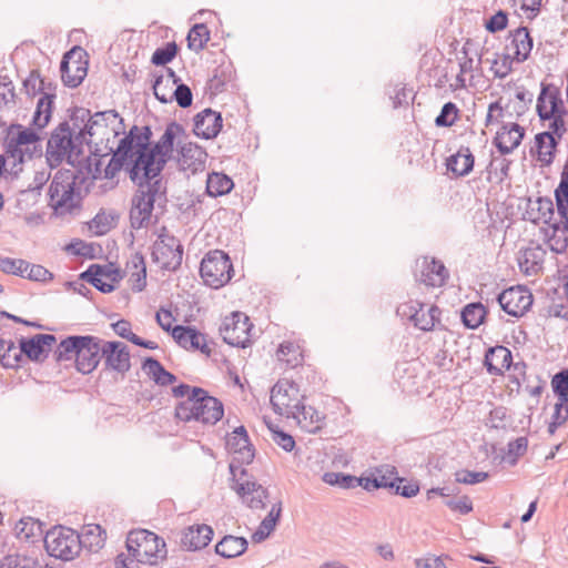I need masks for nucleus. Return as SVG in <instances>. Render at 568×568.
Returning a JSON list of instances; mask_svg holds the SVG:
<instances>
[{"label":"nucleus","mask_w":568,"mask_h":568,"mask_svg":"<svg viewBox=\"0 0 568 568\" xmlns=\"http://www.w3.org/2000/svg\"><path fill=\"white\" fill-rule=\"evenodd\" d=\"M83 146L72 142V148L65 151L64 161L73 168L60 169L55 172L48 190L49 205L55 216L77 214L82 209L83 199L89 194L88 185L83 193L81 186L89 181L84 175L91 171V156L81 159Z\"/></svg>","instance_id":"nucleus-1"},{"label":"nucleus","mask_w":568,"mask_h":568,"mask_svg":"<svg viewBox=\"0 0 568 568\" xmlns=\"http://www.w3.org/2000/svg\"><path fill=\"white\" fill-rule=\"evenodd\" d=\"M223 403L204 389H195L190 398L176 403L174 418L184 423L197 422L215 425L223 418Z\"/></svg>","instance_id":"nucleus-2"},{"label":"nucleus","mask_w":568,"mask_h":568,"mask_svg":"<svg viewBox=\"0 0 568 568\" xmlns=\"http://www.w3.org/2000/svg\"><path fill=\"white\" fill-rule=\"evenodd\" d=\"M126 550L132 560L140 564L158 565L159 560L168 558L165 540L148 529H132L129 531Z\"/></svg>","instance_id":"nucleus-3"},{"label":"nucleus","mask_w":568,"mask_h":568,"mask_svg":"<svg viewBox=\"0 0 568 568\" xmlns=\"http://www.w3.org/2000/svg\"><path fill=\"white\" fill-rule=\"evenodd\" d=\"M185 135V129L176 121H171L159 141L151 146V153L145 155L149 159L145 176H159L164 170L166 163L171 160L174 151V141L178 136Z\"/></svg>","instance_id":"nucleus-4"},{"label":"nucleus","mask_w":568,"mask_h":568,"mask_svg":"<svg viewBox=\"0 0 568 568\" xmlns=\"http://www.w3.org/2000/svg\"><path fill=\"white\" fill-rule=\"evenodd\" d=\"M234 274L233 263L229 254L222 250L209 251L200 263V275L205 285L221 288Z\"/></svg>","instance_id":"nucleus-5"},{"label":"nucleus","mask_w":568,"mask_h":568,"mask_svg":"<svg viewBox=\"0 0 568 568\" xmlns=\"http://www.w3.org/2000/svg\"><path fill=\"white\" fill-rule=\"evenodd\" d=\"M44 547L51 557L63 561L72 560L81 549V537L72 528L57 525L45 532Z\"/></svg>","instance_id":"nucleus-6"},{"label":"nucleus","mask_w":568,"mask_h":568,"mask_svg":"<svg viewBox=\"0 0 568 568\" xmlns=\"http://www.w3.org/2000/svg\"><path fill=\"white\" fill-rule=\"evenodd\" d=\"M151 258L153 263L160 264L161 270L176 272L182 264L183 245L180 240L168 233L163 226L152 245Z\"/></svg>","instance_id":"nucleus-7"},{"label":"nucleus","mask_w":568,"mask_h":568,"mask_svg":"<svg viewBox=\"0 0 568 568\" xmlns=\"http://www.w3.org/2000/svg\"><path fill=\"white\" fill-rule=\"evenodd\" d=\"M112 158L103 170V178L112 180L121 170H124L133 184L144 183L150 179L145 176V166L138 163V159L119 141L116 150L110 148Z\"/></svg>","instance_id":"nucleus-8"},{"label":"nucleus","mask_w":568,"mask_h":568,"mask_svg":"<svg viewBox=\"0 0 568 568\" xmlns=\"http://www.w3.org/2000/svg\"><path fill=\"white\" fill-rule=\"evenodd\" d=\"M298 384L286 378L278 379L271 388L273 412L286 417H295V409L301 404Z\"/></svg>","instance_id":"nucleus-9"},{"label":"nucleus","mask_w":568,"mask_h":568,"mask_svg":"<svg viewBox=\"0 0 568 568\" xmlns=\"http://www.w3.org/2000/svg\"><path fill=\"white\" fill-rule=\"evenodd\" d=\"M252 327L248 316L235 311L223 320L220 334L224 343L239 348H246L252 343L248 336Z\"/></svg>","instance_id":"nucleus-10"},{"label":"nucleus","mask_w":568,"mask_h":568,"mask_svg":"<svg viewBox=\"0 0 568 568\" xmlns=\"http://www.w3.org/2000/svg\"><path fill=\"white\" fill-rule=\"evenodd\" d=\"M124 273L120 267L109 264H91L85 271L80 273L79 278L89 283L103 294H109L115 290V284L122 281Z\"/></svg>","instance_id":"nucleus-11"},{"label":"nucleus","mask_w":568,"mask_h":568,"mask_svg":"<svg viewBox=\"0 0 568 568\" xmlns=\"http://www.w3.org/2000/svg\"><path fill=\"white\" fill-rule=\"evenodd\" d=\"M496 301L505 313L519 318L531 308L534 296L526 286L515 285L501 291Z\"/></svg>","instance_id":"nucleus-12"},{"label":"nucleus","mask_w":568,"mask_h":568,"mask_svg":"<svg viewBox=\"0 0 568 568\" xmlns=\"http://www.w3.org/2000/svg\"><path fill=\"white\" fill-rule=\"evenodd\" d=\"M75 369L82 375L91 374L101 362L103 339L93 335H79Z\"/></svg>","instance_id":"nucleus-13"},{"label":"nucleus","mask_w":568,"mask_h":568,"mask_svg":"<svg viewBox=\"0 0 568 568\" xmlns=\"http://www.w3.org/2000/svg\"><path fill=\"white\" fill-rule=\"evenodd\" d=\"M73 132L68 121L59 123L51 132L47 143V161L51 169L58 168L65 158V151L72 148Z\"/></svg>","instance_id":"nucleus-14"},{"label":"nucleus","mask_w":568,"mask_h":568,"mask_svg":"<svg viewBox=\"0 0 568 568\" xmlns=\"http://www.w3.org/2000/svg\"><path fill=\"white\" fill-rule=\"evenodd\" d=\"M153 132L150 125H132L130 130L124 133L120 142L138 159V163L148 165L149 159L145 155L151 153Z\"/></svg>","instance_id":"nucleus-15"},{"label":"nucleus","mask_w":568,"mask_h":568,"mask_svg":"<svg viewBox=\"0 0 568 568\" xmlns=\"http://www.w3.org/2000/svg\"><path fill=\"white\" fill-rule=\"evenodd\" d=\"M131 355L128 345L120 341H103L101 359L104 371H113L125 375L131 368Z\"/></svg>","instance_id":"nucleus-16"},{"label":"nucleus","mask_w":568,"mask_h":568,"mask_svg":"<svg viewBox=\"0 0 568 568\" xmlns=\"http://www.w3.org/2000/svg\"><path fill=\"white\" fill-rule=\"evenodd\" d=\"M22 346V353L27 359L33 363H43L57 344V337L53 334L39 333L30 337H21L19 339Z\"/></svg>","instance_id":"nucleus-17"},{"label":"nucleus","mask_w":568,"mask_h":568,"mask_svg":"<svg viewBox=\"0 0 568 568\" xmlns=\"http://www.w3.org/2000/svg\"><path fill=\"white\" fill-rule=\"evenodd\" d=\"M214 530L206 524H193L180 532L179 546L182 550L199 551L212 541Z\"/></svg>","instance_id":"nucleus-18"},{"label":"nucleus","mask_w":568,"mask_h":568,"mask_svg":"<svg viewBox=\"0 0 568 568\" xmlns=\"http://www.w3.org/2000/svg\"><path fill=\"white\" fill-rule=\"evenodd\" d=\"M154 199L148 197V193L144 190H136L134 192L129 213L131 229L140 230L149 224L154 210Z\"/></svg>","instance_id":"nucleus-19"},{"label":"nucleus","mask_w":568,"mask_h":568,"mask_svg":"<svg viewBox=\"0 0 568 568\" xmlns=\"http://www.w3.org/2000/svg\"><path fill=\"white\" fill-rule=\"evenodd\" d=\"M223 128V116L221 112L206 108L194 115L193 133L203 140H211L219 135Z\"/></svg>","instance_id":"nucleus-20"},{"label":"nucleus","mask_w":568,"mask_h":568,"mask_svg":"<svg viewBox=\"0 0 568 568\" xmlns=\"http://www.w3.org/2000/svg\"><path fill=\"white\" fill-rule=\"evenodd\" d=\"M172 337L179 346L191 349L200 351L206 356H211V348L207 345L205 335L202 334L195 326L191 325H175L172 328Z\"/></svg>","instance_id":"nucleus-21"},{"label":"nucleus","mask_w":568,"mask_h":568,"mask_svg":"<svg viewBox=\"0 0 568 568\" xmlns=\"http://www.w3.org/2000/svg\"><path fill=\"white\" fill-rule=\"evenodd\" d=\"M225 447L235 457H242L241 462L246 464H252L255 458V447L243 425L235 427L231 434H227Z\"/></svg>","instance_id":"nucleus-22"},{"label":"nucleus","mask_w":568,"mask_h":568,"mask_svg":"<svg viewBox=\"0 0 568 568\" xmlns=\"http://www.w3.org/2000/svg\"><path fill=\"white\" fill-rule=\"evenodd\" d=\"M104 118H119V112L116 110H105V111H99L95 112L93 115L91 114V111L81 106H73L70 119L73 122L74 126H79L80 124H83V128L80 129V135L83 138V135H94V126H99L100 120Z\"/></svg>","instance_id":"nucleus-23"},{"label":"nucleus","mask_w":568,"mask_h":568,"mask_svg":"<svg viewBox=\"0 0 568 568\" xmlns=\"http://www.w3.org/2000/svg\"><path fill=\"white\" fill-rule=\"evenodd\" d=\"M525 129L520 124L504 123L493 139V144L501 155L510 154L517 149L525 138Z\"/></svg>","instance_id":"nucleus-24"},{"label":"nucleus","mask_w":568,"mask_h":568,"mask_svg":"<svg viewBox=\"0 0 568 568\" xmlns=\"http://www.w3.org/2000/svg\"><path fill=\"white\" fill-rule=\"evenodd\" d=\"M514 364L511 351L504 345L490 346L485 352L484 366L490 375L501 376L503 368L508 371Z\"/></svg>","instance_id":"nucleus-25"},{"label":"nucleus","mask_w":568,"mask_h":568,"mask_svg":"<svg viewBox=\"0 0 568 568\" xmlns=\"http://www.w3.org/2000/svg\"><path fill=\"white\" fill-rule=\"evenodd\" d=\"M475 156L469 146L460 145L456 153L446 158L445 166L452 179L465 178L471 173Z\"/></svg>","instance_id":"nucleus-26"},{"label":"nucleus","mask_w":568,"mask_h":568,"mask_svg":"<svg viewBox=\"0 0 568 568\" xmlns=\"http://www.w3.org/2000/svg\"><path fill=\"white\" fill-rule=\"evenodd\" d=\"M448 277V270L444 263L436 257H432L430 260L424 257L420 275L418 276L415 274L416 281H419L420 283L432 287H440L445 285Z\"/></svg>","instance_id":"nucleus-27"},{"label":"nucleus","mask_w":568,"mask_h":568,"mask_svg":"<svg viewBox=\"0 0 568 568\" xmlns=\"http://www.w3.org/2000/svg\"><path fill=\"white\" fill-rule=\"evenodd\" d=\"M153 83L152 90L155 99L161 103H169L175 101L178 105L182 109L190 108L193 103V93L191 88L181 82L176 84L175 90L172 95H168V93H160V85L163 82V74H153Z\"/></svg>","instance_id":"nucleus-28"},{"label":"nucleus","mask_w":568,"mask_h":568,"mask_svg":"<svg viewBox=\"0 0 568 568\" xmlns=\"http://www.w3.org/2000/svg\"><path fill=\"white\" fill-rule=\"evenodd\" d=\"M508 38L510 39L509 45L515 49L513 54L515 62H525L529 58L534 44L529 29L524 26L518 27L509 32Z\"/></svg>","instance_id":"nucleus-29"},{"label":"nucleus","mask_w":568,"mask_h":568,"mask_svg":"<svg viewBox=\"0 0 568 568\" xmlns=\"http://www.w3.org/2000/svg\"><path fill=\"white\" fill-rule=\"evenodd\" d=\"M141 368L158 386L166 387L178 382L176 375L169 372L163 364L153 356H146L142 361Z\"/></svg>","instance_id":"nucleus-30"},{"label":"nucleus","mask_w":568,"mask_h":568,"mask_svg":"<svg viewBox=\"0 0 568 568\" xmlns=\"http://www.w3.org/2000/svg\"><path fill=\"white\" fill-rule=\"evenodd\" d=\"M41 136L34 126L24 128L21 124H11L7 129L6 143L12 145V150L17 146L22 148L40 142Z\"/></svg>","instance_id":"nucleus-31"},{"label":"nucleus","mask_w":568,"mask_h":568,"mask_svg":"<svg viewBox=\"0 0 568 568\" xmlns=\"http://www.w3.org/2000/svg\"><path fill=\"white\" fill-rule=\"evenodd\" d=\"M247 547L248 542L245 537L226 535L215 545V554L231 559L243 555Z\"/></svg>","instance_id":"nucleus-32"},{"label":"nucleus","mask_w":568,"mask_h":568,"mask_svg":"<svg viewBox=\"0 0 568 568\" xmlns=\"http://www.w3.org/2000/svg\"><path fill=\"white\" fill-rule=\"evenodd\" d=\"M489 311L480 302L466 304L460 311V321L468 329H476L486 322Z\"/></svg>","instance_id":"nucleus-33"},{"label":"nucleus","mask_w":568,"mask_h":568,"mask_svg":"<svg viewBox=\"0 0 568 568\" xmlns=\"http://www.w3.org/2000/svg\"><path fill=\"white\" fill-rule=\"evenodd\" d=\"M55 93H43L38 100L31 125L38 130L44 129L51 118L54 108Z\"/></svg>","instance_id":"nucleus-34"},{"label":"nucleus","mask_w":568,"mask_h":568,"mask_svg":"<svg viewBox=\"0 0 568 568\" xmlns=\"http://www.w3.org/2000/svg\"><path fill=\"white\" fill-rule=\"evenodd\" d=\"M234 68L231 62H222L214 70L207 81V87L213 94H219L225 90L229 82L233 80Z\"/></svg>","instance_id":"nucleus-35"},{"label":"nucleus","mask_w":568,"mask_h":568,"mask_svg":"<svg viewBox=\"0 0 568 568\" xmlns=\"http://www.w3.org/2000/svg\"><path fill=\"white\" fill-rule=\"evenodd\" d=\"M74 54H81V47L73 45L70 50L64 52L60 62L61 80L64 87L75 89L82 84L81 74H71V59H74Z\"/></svg>","instance_id":"nucleus-36"},{"label":"nucleus","mask_w":568,"mask_h":568,"mask_svg":"<svg viewBox=\"0 0 568 568\" xmlns=\"http://www.w3.org/2000/svg\"><path fill=\"white\" fill-rule=\"evenodd\" d=\"M233 187L234 182L232 178L223 172H212L207 175L206 193L212 197L226 195Z\"/></svg>","instance_id":"nucleus-37"},{"label":"nucleus","mask_w":568,"mask_h":568,"mask_svg":"<svg viewBox=\"0 0 568 568\" xmlns=\"http://www.w3.org/2000/svg\"><path fill=\"white\" fill-rule=\"evenodd\" d=\"M79 342V335H69L62 338L58 344H55L57 346L53 351L54 362L60 364L62 362L73 361L75 364Z\"/></svg>","instance_id":"nucleus-38"},{"label":"nucleus","mask_w":568,"mask_h":568,"mask_svg":"<svg viewBox=\"0 0 568 568\" xmlns=\"http://www.w3.org/2000/svg\"><path fill=\"white\" fill-rule=\"evenodd\" d=\"M546 121H549V131L537 133V142L538 145H541L545 139H549L551 141L550 148L554 149L559 145L560 140L567 132V123L565 119L555 118L546 119Z\"/></svg>","instance_id":"nucleus-39"},{"label":"nucleus","mask_w":568,"mask_h":568,"mask_svg":"<svg viewBox=\"0 0 568 568\" xmlns=\"http://www.w3.org/2000/svg\"><path fill=\"white\" fill-rule=\"evenodd\" d=\"M562 101L560 88L555 83L541 82L540 92L537 97L536 113L547 109V102L550 108Z\"/></svg>","instance_id":"nucleus-40"},{"label":"nucleus","mask_w":568,"mask_h":568,"mask_svg":"<svg viewBox=\"0 0 568 568\" xmlns=\"http://www.w3.org/2000/svg\"><path fill=\"white\" fill-rule=\"evenodd\" d=\"M119 214L115 211L106 213L101 209L95 216L90 221L89 227L94 229V234L98 236L106 234L111 229L115 227Z\"/></svg>","instance_id":"nucleus-41"},{"label":"nucleus","mask_w":568,"mask_h":568,"mask_svg":"<svg viewBox=\"0 0 568 568\" xmlns=\"http://www.w3.org/2000/svg\"><path fill=\"white\" fill-rule=\"evenodd\" d=\"M210 41V30L205 23H195L186 36L187 48L196 53L202 51Z\"/></svg>","instance_id":"nucleus-42"},{"label":"nucleus","mask_w":568,"mask_h":568,"mask_svg":"<svg viewBox=\"0 0 568 568\" xmlns=\"http://www.w3.org/2000/svg\"><path fill=\"white\" fill-rule=\"evenodd\" d=\"M537 212L534 211H527L526 214L528 215L527 220L530 222L537 224L540 220L547 225H549L554 219L555 214V206L554 202L548 196H539L537 199Z\"/></svg>","instance_id":"nucleus-43"},{"label":"nucleus","mask_w":568,"mask_h":568,"mask_svg":"<svg viewBox=\"0 0 568 568\" xmlns=\"http://www.w3.org/2000/svg\"><path fill=\"white\" fill-rule=\"evenodd\" d=\"M81 546H89L91 549H100L106 539V531L99 524H89L80 535Z\"/></svg>","instance_id":"nucleus-44"},{"label":"nucleus","mask_w":568,"mask_h":568,"mask_svg":"<svg viewBox=\"0 0 568 568\" xmlns=\"http://www.w3.org/2000/svg\"><path fill=\"white\" fill-rule=\"evenodd\" d=\"M179 153L183 164H186L189 168L193 166L194 170L197 169L196 165L204 163V158L206 156L205 151L200 145L192 142L180 145Z\"/></svg>","instance_id":"nucleus-45"},{"label":"nucleus","mask_w":568,"mask_h":568,"mask_svg":"<svg viewBox=\"0 0 568 568\" xmlns=\"http://www.w3.org/2000/svg\"><path fill=\"white\" fill-rule=\"evenodd\" d=\"M485 61L490 63V70L495 78L504 79L513 72V63L515 62V59H513V54L508 52L503 54L496 52L494 53L493 59L487 58Z\"/></svg>","instance_id":"nucleus-46"},{"label":"nucleus","mask_w":568,"mask_h":568,"mask_svg":"<svg viewBox=\"0 0 568 568\" xmlns=\"http://www.w3.org/2000/svg\"><path fill=\"white\" fill-rule=\"evenodd\" d=\"M322 480L331 486H336L343 489H353L359 487L361 481L357 476L342 473V471H326L322 476Z\"/></svg>","instance_id":"nucleus-47"},{"label":"nucleus","mask_w":568,"mask_h":568,"mask_svg":"<svg viewBox=\"0 0 568 568\" xmlns=\"http://www.w3.org/2000/svg\"><path fill=\"white\" fill-rule=\"evenodd\" d=\"M180 52V47L175 41H170L160 48H156L151 57V63L155 67H165L172 62Z\"/></svg>","instance_id":"nucleus-48"},{"label":"nucleus","mask_w":568,"mask_h":568,"mask_svg":"<svg viewBox=\"0 0 568 568\" xmlns=\"http://www.w3.org/2000/svg\"><path fill=\"white\" fill-rule=\"evenodd\" d=\"M550 142L551 141L549 139H545L544 143H541V145H538L537 134L534 138V146L530 149V154L532 156L535 154L537 155V160L541 163V166H549L552 164L555 160L558 146L551 149Z\"/></svg>","instance_id":"nucleus-49"},{"label":"nucleus","mask_w":568,"mask_h":568,"mask_svg":"<svg viewBox=\"0 0 568 568\" xmlns=\"http://www.w3.org/2000/svg\"><path fill=\"white\" fill-rule=\"evenodd\" d=\"M29 266L26 260L0 256V271L4 274L24 277Z\"/></svg>","instance_id":"nucleus-50"},{"label":"nucleus","mask_w":568,"mask_h":568,"mask_svg":"<svg viewBox=\"0 0 568 568\" xmlns=\"http://www.w3.org/2000/svg\"><path fill=\"white\" fill-rule=\"evenodd\" d=\"M458 118V106L456 103L448 101L442 106L439 114L435 118V125L437 128H450L456 123Z\"/></svg>","instance_id":"nucleus-51"},{"label":"nucleus","mask_w":568,"mask_h":568,"mask_svg":"<svg viewBox=\"0 0 568 568\" xmlns=\"http://www.w3.org/2000/svg\"><path fill=\"white\" fill-rule=\"evenodd\" d=\"M43 84L40 70L32 69L29 75L23 80L21 91L24 92L29 99H33L43 91Z\"/></svg>","instance_id":"nucleus-52"},{"label":"nucleus","mask_w":568,"mask_h":568,"mask_svg":"<svg viewBox=\"0 0 568 568\" xmlns=\"http://www.w3.org/2000/svg\"><path fill=\"white\" fill-rule=\"evenodd\" d=\"M267 428L272 433V439L273 442L278 445L283 450L291 453L295 446V439L294 437L280 428L277 425H274L272 423H267Z\"/></svg>","instance_id":"nucleus-53"},{"label":"nucleus","mask_w":568,"mask_h":568,"mask_svg":"<svg viewBox=\"0 0 568 568\" xmlns=\"http://www.w3.org/2000/svg\"><path fill=\"white\" fill-rule=\"evenodd\" d=\"M538 248L540 247L538 246L537 248H526L523 253V258L518 260L519 268L525 275L537 274L541 268L536 252Z\"/></svg>","instance_id":"nucleus-54"},{"label":"nucleus","mask_w":568,"mask_h":568,"mask_svg":"<svg viewBox=\"0 0 568 568\" xmlns=\"http://www.w3.org/2000/svg\"><path fill=\"white\" fill-rule=\"evenodd\" d=\"M528 447V439L527 437H518L514 440H510L507 444V458L508 463L511 466H515L518 463V458L525 455Z\"/></svg>","instance_id":"nucleus-55"},{"label":"nucleus","mask_w":568,"mask_h":568,"mask_svg":"<svg viewBox=\"0 0 568 568\" xmlns=\"http://www.w3.org/2000/svg\"><path fill=\"white\" fill-rule=\"evenodd\" d=\"M298 415H302L305 420L308 419L310 423L312 425H314V427L312 429H310V432H312V433H314L315 430L321 428V423L325 418L313 406L305 405L303 403V400L301 402V404L295 409V417L294 418H296Z\"/></svg>","instance_id":"nucleus-56"},{"label":"nucleus","mask_w":568,"mask_h":568,"mask_svg":"<svg viewBox=\"0 0 568 568\" xmlns=\"http://www.w3.org/2000/svg\"><path fill=\"white\" fill-rule=\"evenodd\" d=\"M551 388L557 399L568 397V367L560 369L552 376Z\"/></svg>","instance_id":"nucleus-57"},{"label":"nucleus","mask_w":568,"mask_h":568,"mask_svg":"<svg viewBox=\"0 0 568 568\" xmlns=\"http://www.w3.org/2000/svg\"><path fill=\"white\" fill-rule=\"evenodd\" d=\"M485 29L489 33H497L505 30L508 26V13L505 10H498L485 20Z\"/></svg>","instance_id":"nucleus-58"},{"label":"nucleus","mask_w":568,"mask_h":568,"mask_svg":"<svg viewBox=\"0 0 568 568\" xmlns=\"http://www.w3.org/2000/svg\"><path fill=\"white\" fill-rule=\"evenodd\" d=\"M420 490V485L418 480L415 479H406L404 477V480L402 483H396L394 488L392 489V494L402 496L404 498H412L415 497Z\"/></svg>","instance_id":"nucleus-59"},{"label":"nucleus","mask_w":568,"mask_h":568,"mask_svg":"<svg viewBox=\"0 0 568 568\" xmlns=\"http://www.w3.org/2000/svg\"><path fill=\"white\" fill-rule=\"evenodd\" d=\"M488 477L489 474L486 471L460 469L455 473L456 483L465 485H475L485 481Z\"/></svg>","instance_id":"nucleus-60"},{"label":"nucleus","mask_w":568,"mask_h":568,"mask_svg":"<svg viewBox=\"0 0 568 568\" xmlns=\"http://www.w3.org/2000/svg\"><path fill=\"white\" fill-rule=\"evenodd\" d=\"M4 149H6V154L9 158L13 159L12 171L10 173L12 174L13 178H17L19 175V173L22 171L21 165H23V163L26 162L27 150H23V148L17 146L12 151V145L7 144V143L4 144Z\"/></svg>","instance_id":"nucleus-61"},{"label":"nucleus","mask_w":568,"mask_h":568,"mask_svg":"<svg viewBox=\"0 0 568 568\" xmlns=\"http://www.w3.org/2000/svg\"><path fill=\"white\" fill-rule=\"evenodd\" d=\"M67 250L78 256H82L90 260L95 258L93 244L87 243L82 240H74L67 246Z\"/></svg>","instance_id":"nucleus-62"},{"label":"nucleus","mask_w":568,"mask_h":568,"mask_svg":"<svg viewBox=\"0 0 568 568\" xmlns=\"http://www.w3.org/2000/svg\"><path fill=\"white\" fill-rule=\"evenodd\" d=\"M24 277L33 282L47 283L53 280V274L42 265L30 263Z\"/></svg>","instance_id":"nucleus-63"},{"label":"nucleus","mask_w":568,"mask_h":568,"mask_svg":"<svg viewBox=\"0 0 568 568\" xmlns=\"http://www.w3.org/2000/svg\"><path fill=\"white\" fill-rule=\"evenodd\" d=\"M282 517V501H277L272 505L271 510L265 516V518L261 521V528L267 529L268 531H273L277 524L280 523Z\"/></svg>","instance_id":"nucleus-64"}]
</instances>
